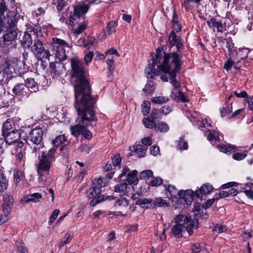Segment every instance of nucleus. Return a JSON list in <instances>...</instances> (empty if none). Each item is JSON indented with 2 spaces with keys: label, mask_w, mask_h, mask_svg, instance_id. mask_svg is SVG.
I'll list each match as a JSON object with an SVG mask.
<instances>
[{
  "label": "nucleus",
  "mask_w": 253,
  "mask_h": 253,
  "mask_svg": "<svg viewBox=\"0 0 253 253\" xmlns=\"http://www.w3.org/2000/svg\"><path fill=\"white\" fill-rule=\"evenodd\" d=\"M74 79L75 103L94 101L91 96V87L87 80L88 72L84 63L76 59H71Z\"/></svg>",
  "instance_id": "1"
},
{
  "label": "nucleus",
  "mask_w": 253,
  "mask_h": 253,
  "mask_svg": "<svg viewBox=\"0 0 253 253\" xmlns=\"http://www.w3.org/2000/svg\"><path fill=\"white\" fill-rule=\"evenodd\" d=\"M94 104V101L75 103V108L79 117L76 120L77 124L70 127L71 134L74 136L78 137L82 134L87 139L92 138V133L86 128L95 120L93 110Z\"/></svg>",
  "instance_id": "2"
},
{
  "label": "nucleus",
  "mask_w": 253,
  "mask_h": 253,
  "mask_svg": "<svg viewBox=\"0 0 253 253\" xmlns=\"http://www.w3.org/2000/svg\"><path fill=\"white\" fill-rule=\"evenodd\" d=\"M172 53L163 52L162 49L158 48L154 57L152 56V63H149L145 69V73L148 78H153L156 74L160 72L167 73L169 71V65L172 59Z\"/></svg>",
  "instance_id": "3"
},
{
  "label": "nucleus",
  "mask_w": 253,
  "mask_h": 253,
  "mask_svg": "<svg viewBox=\"0 0 253 253\" xmlns=\"http://www.w3.org/2000/svg\"><path fill=\"white\" fill-rule=\"evenodd\" d=\"M182 55H178L176 52H173L172 59L170 61V65L169 64V71L165 74H168L170 78V83L173 86L175 90H176L180 86V84L176 79L175 77L177 73L180 70L183 62L181 60Z\"/></svg>",
  "instance_id": "4"
},
{
  "label": "nucleus",
  "mask_w": 253,
  "mask_h": 253,
  "mask_svg": "<svg viewBox=\"0 0 253 253\" xmlns=\"http://www.w3.org/2000/svg\"><path fill=\"white\" fill-rule=\"evenodd\" d=\"M20 62L17 59L8 60L3 64V69L2 73V83H7L8 81L15 76L16 72L19 71V64Z\"/></svg>",
  "instance_id": "5"
},
{
  "label": "nucleus",
  "mask_w": 253,
  "mask_h": 253,
  "mask_svg": "<svg viewBox=\"0 0 253 253\" xmlns=\"http://www.w3.org/2000/svg\"><path fill=\"white\" fill-rule=\"evenodd\" d=\"M43 130L40 127H36L32 129L27 136L26 141L28 144H35L33 152L36 153L43 147L42 140Z\"/></svg>",
  "instance_id": "6"
},
{
  "label": "nucleus",
  "mask_w": 253,
  "mask_h": 253,
  "mask_svg": "<svg viewBox=\"0 0 253 253\" xmlns=\"http://www.w3.org/2000/svg\"><path fill=\"white\" fill-rule=\"evenodd\" d=\"M174 219V223L178 226L183 227L190 235L193 234L192 228H197L198 227V219H196V221L194 222V221H191V218L182 214L176 215Z\"/></svg>",
  "instance_id": "7"
},
{
  "label": "nucleus",
  "mask_w": 253,
  "mask_h": 253,
  "mask_svg": "<svg viewBox=\"0 0 253 253\" xmlns=\"http://www.w3.org/2000/svg\"><path fill=\"white\" fill-rule=\"evenodd\" d=\"M95 3V0L88 2V3H81L74 6V13L69 18V24L72 26L74 24L75 21L81 17H84V15L88 11L90 4Z\"/></svg>",
  "instance_id": "8"
},
{
  "label": "nucleus",
  "mask_w": 253,
  "mask_h": 253,
  "mask_svg": "<svg viewBox=\"0 0 253 253\" xmlns=\"http://www.w3.org/2000/svg\"><path fill=\"white\" fill-rule=\"evenodd\" d=\"M55 148L50 149L48 152L42 151L41 158L38 168L40 170L48 171L51 165V163L55 161L54 153Z\"/></svg>",
  "instance_id": "9"
},
{
  "label": "nucleus",
  "mask_w": 253,
  "mask_h": 253,
  "mask_svg": "<svg viewBox=\"0 0 253 253\" xmlns=\"http://www.w3.org/2000/svg\"><path fill=\"white\" fill-rule=\"evenodd\" d=\"M31 50L37 57L49 60L50 54L48 50L45 49L43 43L39 39L34 40V44L31 46Z\"/></svg>",
  "instance_id": "10"
},
{
  "label": "nucleus",
  "mask_w": 253,
  "mask_h": 253,
  "mask_svg": "<svg viewBox=\"0 0 253 253\" xmlns=\"http://www.w3.org/2000/svg\"><path fill=\"white\" fill-rule=\"evenodd\" d=\"M101 190L97 186L90 187L86 191V196L89 199H92L90 202V205L94 207L101 202L104 201V196L100 195Z\"/></svg>",
  "instance_id": "11"
},
{
  "label": "nucleus",
  "mask_w": 253,
  "mask_h": 253,
  "mask_svg": "<svg viewBox=\"0 0 253 253\" xmlns=\"http://www.w3.org/2000/svg\"><path fill=\"white\" fill-rule=\"evenodd\" d=\"M4 137L5 142L8 145L18 144L20 141L21 133L18 130L13 129L10 132L2 135Z\"/></svg>",
  "instance_id": "12"
},
{
  "label": "nucleus",
  "mask_w": 253,
  "mask_h": 253,
  "mask_svg": "<svg viewBox=\"0 0 253 253\" xmlns=\"http://www.w3.org/2000/svg\"><path fill=\"white\" fill-rule=\"evenodd\" d=\"M6 34L3 35V41L5 45H11V47L15 45V40L17 36V30L15 29H9L6 30Z\"/></svg>",
  "instance_id": "13"
},
{
  "label": "nucleus",
  "mask_w": 253,
  "mask_h": 253,
  "mask_svg": "<svg viewBox=\"0 0 253 253\" xmlns=\"http://www.w3.org/2000/svg\"><path fill=\"white\" fill-rule=\"evenodd\" d=\"M169 43L170 47L174 45H176L177 51L175 52L178 55H180L178 52H180L181 49L182 48L183 45L181 42L180 38L177 36L173 31H171L169 37Z\"/></svg>",
  "instance_id": "14"
},
{
  "label": "nucleus",
  "mask_w": 253,
  "mask_h": 253,
  "mask_svg": "<svg viewBox=\"0 0 253 253\" xmlns=\"http://www.w3.org/2000/svg\"><path fill=\"white\" fill-rule=\"evenodd\" d=\"M12 92L16 96L28 97L29 96L28 88L24 84H17L12 88Z\"/></svg>",
  "instance_id": "15"
},
{
  "label": "nucleus",
  "mask_w": 253,
  "mask_h": 253,
  "mask_svg": "<svg viewBox=\"0 0 253 253\" xmlns=\"http://www.w3.org/2000/svg\"><path fill=\"white\" fill-rule=\"evenodd\" d=\"M69 143V141L66 138L65 134L57 136L54 139L52 140V144L54 147L57 148L60 145V151H62L65 148L66 146Z\"/></svg>",
  "instance_id": "16"
},
{
  "label": "nucleus",
  "mask_w": 253,
  "mask_h": 253,
  "mask_svg": "<svg viewBox=\"0 0 253 253\" xmlns=\"http://www.w3.org/2000/svg\"><path fill=\"white\" fill-rule=\"evenodd\" d=\"M3 203L2 204V210L4 214H8L11 211V208L13 205V198L8 195H5L3 196Z\"/></svg>",
  "instance_id": "17"
},
{
  "label": "nucleus",
  "mask_w": 253,
  "mask_h": 253,
  "mask_svg": "<svg viewBox=\"0 0 253 253\" xmlns=\"http://www.w3.org/2000/svg\"><path fill=\"white\" fill-rule=\"evenodd\" d=\"M178 196L180 199H183L187 205H189L193 200V192L191 190L180 191L178 192Z\"/></svg>",
  "instance_id": "18"
},
{
  "label": "nucleus",
  "mask_w": 253,
  "mask_h": 253,
  "mask_svg": "<svg viewBox=\"0 0 253 253\" xmlns=\"http://www.w3.org/2000/svg\"><path fill=\"white\" fill-rule=\"evenodd\" d=\"M10 29H15L20 17L11 12H8L5 16Z\"/></svg>",
  "instance_id": "19"
},
{
  "label": "nucleus",
  "mask_w": 253,
  "mask_h": 253,
  "mask_svg": "<svg viewBox=\"0 0 253 253\" xmlns=\"http://www.w3.org/2000/svg\"><path fill=\"white\" fill-rule=\"evenodd\" d=\"M213 188L211 185L209 183L203 184L199 190L195 191V195L198 197H200L202 194H208L212 192Z\"/></svg>",
  "instance_id": "20"
},
{
  "label": "nucleus",
  "mask_w": 253,
  "mask_h": 253,
  "mask_svg": "<svg viewBox=\"0 0 253 253\" xmlns=\"http://www.w3.org/2000/svg\"><path fill=\"white\" fill-rule=\"evenodd\" d=\"M26 87L28 88V92H36L39 90V86L33 78H28L25 81Z\"/></svg>",
  "instance_id": "21"
},
{
  "label": "nucleus",
  "mask_w": 253,
  "mask_h": 253,
  "mask_svg": "<svg viewBox=\"0 0 253 253\" xmlns=\"http://www.w3.org/2000/svg\"><path fill=\"white\" fill-rule=\"evenodd\" d=\"M171 98L175 101H181L183 102H188L189 100L185 94L180 90L175 92L172 91L170 94Z\"/></svg>",
  "instance_id": "22"
},
{
  "label": "nucleus",
  "mask_w": 253,
  "mask_h": 253,
  "mask_svg": "<svg viewBox=\"0 0 253 253\" xmlns=\"http://www.w3.org/2000/svg\"><path fill=\"white\" fill-rule=\"evenodd\" d=\"M66 46H60L59 48L53 50V54L55 55V57L56 60L58 61H62L66 59V55L65 53V47Z\"/></svg>",
  "instance_id": "23"
},
{
  "label": "nucleus",
  "mask_w": 253,
  "mask_h": 253,
  "mask_svg": "<svg viewBox=\"0 0 253 253\" xmlns=\"http://www.w3.org/2000/svg\"><path fill=\"white\" fill-rule=\"evenodd\" d=\"M8 181L4 176L3 170L0 169V195L7 188Z\"/></svg>",
  "instance_id": "24"
},
{
  "label": "nucleus",
  "mask_w": 253,
  "mask_h": 253,
  "mask_svg": "<svg viewBox=\"0 0 253 253\" xmlns=\"http://www.w3.org/2000/svg\"><path fill=\"white\" fill-rule=\"evenodd\" d=\"M22 45L24 47H30L33 43V39L31 34L25 32L21 41Z\"/></svg>",
  "instance_id": "25"
},
{
  "label": "nucleus",
  "mask_w": 253,
  "mask_h": 253,
  "mask_svg": "<svg viewBox=\"0 0 253 253\" xmlns=\"http://www.w3.org/2000/svg\"><path fill=\"white\" fill-rule=\"evenodd\" d=\"M165 189L167 191V195L168 197L170 198H177V195L178 196L179 191H177L176 187L173 185H165Z\"/></svg>",
  "instance_id": "26"
},
{
  "label": "nucleus",
  "mask_w": 253,
  "mask_h": 253,
  "mask_svg": "<svg viewBox=\"0 0 253 253\" xmlns=\"http://www.w3.org/2000/svg\"><path fill=\"white\" fill-rule=\"evenodd\" d=\"M16 149L17 151V159L21 161L24 158L26 154L25 149L24 148V143L22 141L18 142Z\"/></svg>",
  "instance_id": "27"
},
{
  "label": "nucleus",
  "mask_w": 253,
  "mask_h": 253,
  "mask_svg": "<svg viewBox=\"0 0 253 253\" xmlns=\"http://www.w3.org/2000/svg\"><path fill=\"white\" fill-rule=\"evenodd\" d=\"M60 46H66L69 47L68 43L64 40L57 38H52V42L51 43V47L52 50L59 48Z\"/></svg>",
  "instance_id": "28"
},
{
  "label": "nucleus",
  "mask_w": 253,
  "mask_h": 253,
  "mask_svg": "<svg viewBox=\"0 0 253 253\" xmlns=\"http://www.w3.org/2000/svg\"><path fill=\"white\" fill-rule=\"evenodd\" d=\"M185 230L183 227H181L174 223V224L171 227V231L172 235L175 237L179 238L182 237V233Z\"/></svg>",
  "instance_id": "29"
},
{
  "label": "nucleus",
  "mask_w": 253,
  "mask_h": 253,
  "mask_svg": "<svg viewBox=\"0 0 253 253\" xmlns=\"http://www.w3.org/2000/svg\"><path fill=\"white\" fill-rule=\"evenodd\" d=\"M137 171L136 170H133L129 172L127 175L126 182L128 184H137L138 182V178L136 176Z\"/></svg>",
  "instance_id": "30"
},
{
  "label": "nucleus",
  "mask_w": 253,
  "mask_h": 253,
  "mask_svg": "<svg viewBox=\"0 0 253 253\" xmlns=\"http://www.w3.org/2000/svg\"><path fill=\"white\" fill-rule=\"evenodd\" d=\"M61 61H57L56 62H50L49 64V72L53 77H55L59 74L58 68L61 65Z\"/></svg>",
  "instance_id": "31"
},
{
  "label": "nucleus",
  "mask_w": 253,
  "mask_h": 253,
  "mask_svg": "<svg viewBox=\"0 0 253 253\" xmlns=\"http://www.w3.org/2000/svg\"><path fill=\"white\" fill-rule=\"evenodd\" d=\"M153 200L151 199L143 198L140 199V200H138L137 202H135L136 205H139L142 207V208H153Z\"/></svg>",
  "instance_id": "32"
},
{
  "label": "nucleus",
  "mask_w": 253,
  "mask_h": 253,
  "mask_svg": "<svg viewBox=\"0 0 253 253\" xmlns=\"http://www.w3.org/2000/svg\"><path fill=\"white\" fill-rule=\"evenodd\" d=\"M217 148L220 152L226 154H229L236 151V146L230 144L219 145L217 146Z\"/></svg>",
  "instance_id": "33"
},
{
  "label": "nucleus",
  "mask_w": 253,
  "mask_h": 253,
  "mask_svg": "<svg viewBox=\"0 0 253 253\" xmlns=\"http://www.w3.org/2000/svg\"><path fill=\"white\" fill-rule=\"evenodd\" d=\"M131 152H134L138 153L137 157L142 158L145 156V153L147 150V148H144L142 145H137L134 146L132 149L130 148Z\"/></svg>",
  "instance_id": "34"
},
{
  "label": "nucleus",
  "mask_w": 253,
  "mask_h": 253,
  "mask_svg": "<svg viewBox=\"0 0 253 253\" xmlns=\"http://www.w3.org/2000/svg\"><path fill=\"white\" fill-rule=\"evenodd\" d=\"M155 129L156 131L160 132H167L169 130L168 125L164 122H160L158 124H156Z\"/></svg>",
  "instance_id": "35"
},
{
  "label": "nucleus",
  "mask_w": 253,
  "mask_h": 253,
  "mask_svg": "<svg viewBox=\"0 0 253 253\" xmlns=\"http://www.w3.org/2000/svg\"><path fill=\"white\" fill-rule=\"evenodd\" d=\"M13 124V122L10 120H7L3 123L2 127V136L12 130Z\"/></svg>",
  "instance_id": "36"
},
{
  "label": "nucleus",
  "mask_w": 253,
  "mask_h": 253,
  "mask_svg": "<svg viewBox=\"0 0 253 253\" xmlns=\"http://www.w3.org/2000/svg\"><path fill=\"white\" fill-rule=\"evenodd\" d=\"M129 202L126 198L121 197L115 201L114 206L117 207L126 208Z\"/></svg>",
  "instance_id": "37"
},
{
  "label": "nucleus",
  "mask_w": 253,
  "mask_h": 253,
  "mask_svg": "<svg viewBox=\"0 0 253 253\" xmlns=\"http://www.w3.org/2000/svg\"><path fill=\"white\" fill-rule=\"evenodd\" d=\"M10 29L8 21L6 20L5 16H3L2 17L0 16V33L4 30H7Z\"/></svg>",
  "instance_id": "38"
},
{
  "label": "nucleus",
  "mask_w": 253,
  "mask_h": 253,
  "mask_svg": "<svg viewBox=\"0 0 253 253\" xmlns=\"http://www.w3.org/2000/svg\"><path fill=\"white\" fill-rule=\"evenodd\" d=\"M222 42L226 43V47L228 49L229 56H232L235 51L234 43H232L231 40L228 39H224L222 41Z\"/></svg>",
  "instance_id": "39"
},
{
  "label": "nucleus",
  "mask_w": 253,
  "mask_h": 253,
  "mask_svg": "<svg viewBox=\"0 0 253 253\" xmlns=\"http://www.w3.org/2000/svg\"><path fill=\"white\" fill-rule=\"evenodd\" d=\"M151 101L155 104H161L168 102L169 101V98L167 97L160 96L153 97Z\"/></svg>",
  "instance_id": "40"
},
{
  "label": "nucleus",
  "mask_w": 253,
  "mask_h": 253,
  "mask_svg": "<svg viewBox=\"0 0 253 253\" xmlns=\"http://www.w3.org/2000/svg\"><path fill=\"white\" fill-rule=\"evenodd\" d=\"M73 238V235L71 233H67L65 234L64 238L60 241L59 243V247H62L65 244L70 242Z\"/></svg>",
  "instance_id": "41"
},
{
  "label": "nucleus",
  "mask_w": 253,
  "mask_h": 253,
  "mask_svg": "<svg viewBox=\"0 0 253 253\" xmlns=\"http://www.w3.org/2000/svg\"><path fill=\"white\" fill-rule=\"evenodd\" d=\"M87 24V21L84 20L82 23L79 25L77 29L74 30V33L78 35L81 34L86 29Z\"/></svg>",
  "instance_id": "42"
},
{
  "label": "nucleus",
  "mask_w": 253,
  "mask_h": 253,
  "mask_svg": "<svg viewBox=\"0 0 253 253\" xmlns=\"http://www.w3.org/2000/svg\"><path fill=\"white\" fill-rule=\"evenodd\" d=\"M117 25L115 21H110L106 27V30L109 35H111L115 32Z\"/></svg>",
  "instance_id": "43"
},
{
  "label": "nucleus",
  "mask_w": 253,
  "mask_h": 253,
  "mask_svg": "<svg viewBox=\"0 0 253 253\" xmlns=\"http://www.w3.org/2000/svg\"><path fill=\"white\" fill-rule=\"evenodd\" d=\"M42 197V194L39 193H35L30 195L26 200L25 203L33 201L34 202H38L39 199H41Z\"/></svg>",
  "instance_id": "44"
},
{
  "label": "nucleus",
  "mask_w": 253,
  "mask_h": 253,
  "mask_svg": "<svg viewBox=\"0 0 253 253\" xmlns=\"http://www.w3.org/2000/svg\"><path fill=\"white\" fill-rule=\"evenodd\" d=\"M143 123L145 126L148 128H155L156 123L153 120H150L148 118H144L143 119Z\"/></svg>",
  "instance_id": "45"
},
{
  "label": "nucleus",
  "mask_w": 253,
  "mask_h": 253,
  "mask_svg": "<svg viewBox=\"0 0 253 253\" xmlns=\"http://www.w3.org/2000/svg\"><path fill=\"white\" fill-rule=\"evenodd\" d=\"M142 113L143 115L148 114L150 109V102L148 101H144L141 105Z\"/></svg>",
  "instance_id": "46"
},
{
  "label": "nucleus",
  "mask_w": 253,
  "mask_h": 253,
  "mask_svg": "<svg viewBox=\"0 0 253 253\" xmlns=\"http://www.w3.org/2000/svg\"><path fill=\"white\" fill-rule=\"evenodd\" d=\"M153 207L155 206H157L160 207H168V204L166 201L161 198H157L154 200V205L153 204Z\"/></svg>",
  "instance_id": "47"
},
{
  "label": "nucleus",
  "mask_w": 253,
  "mask_h": 253,
  "mask_svg": "<svg viewBox=\"0 0 253 253\" xmlns=\"http://www.w3.org/2000/svg\"><path fill=\"white\" fill-rule=\"evenodd\" d=\"M153 172L151 170H145L141 172L140 173V179H148L150 177H152Z\"/></svg>",
  "instance_id": "48"
},
{
  "label": "nucleus",
  "mask_w": 253,
  "mask_h": 253,
  "mask_svg": "<svg viewBox=\"0 0 253 253\" xmlns=\"http://www.w3.org/2000/svg\"><path fill=\"white\" fill-rule=\"evenodd\" d=\"M173 27L177 31L181 30V27L178 23V16L176 14L175 12H174L173 14L172 18Z\"/></svg>",
  "instance_id": "49"
},
{
  "label": "nucleus",
  "mask_w": 253,
  "mask_h": 253,
  "mask_svg": "<svg viewBox=\"0 0 253 253\" xmlns=\"http://www.w3.org/2000/svg\"><path fill=\"white\" fill-rule=\"evenodd\" d=\"M127 187V184L126 183L118 184L114 187L115 191L118 193L124 192L126 189Z\"/></svg>",
  "instance_id": "50"
},
{
  "label": "nucleus",
  "mask_w": 253,
  "mask_h": 253,
  "mask_svg": "<svg viewBox=\"0 0 253 253\" xmlns=\"http://www.w3.org/2000/svg\"><path fill=\"white\" fill-rule=\"evenodd\" d=\"M13 14L18 16V17H21V14L22 13V8L21 4L19 2H16L15 4V6L13 10L10 11Z\"/></svg>",
  "instance_id": "51"
},
{
  "label": "nucleus",
  "mask_w": 253,
  "mask_h": 253,
  "mask_svg": "<svg viewBox=\"0 0 253 253\" xmlns=\"http://www.w3.org/2000/svg\"><path fill=\"white\" fill-rule=\"evenodd\" d=\"M155 89L154 83L152 81H149L145 87L143 88V91L147 93H151Z\"/></svg>",
  "instance_id": "52"
},
{
  "label": "nucleus",
  "mask_w": 253,
  "mask_h": 253,
  "mask_svg": "<svg viewBox=\"0 0 253 253\" xmlns=\"http://www.w3.org/2000/svg\"><path fill=\"white\" fill-rule=\"evenodd\" d=\"M163 182V179L160 177H154L151 181L150 185L152 187L159 186Z\"/></svg>",
  "instance_id": "53"
},
{
  "label": "nucleus",
  "mask_w": 253,
  "mask_h": 253,
  "mask_svg": "<svg viewBox=\"0 0 253 253\" xmlns=\"http://www.w3.org/2000/svg\"><path fill=\"white\" fill-rule=\"evenodd\" d=\"M44 10L43 8L40 7L33 13L32 15L34 18H36L37 20H38L41 19L42 16L44 14Z\"/></svg>",
  "instance_id": "54"
},
{
  "label": "nucleus",
  "mask_w": 253,
  "mask_h": 253,
  "mask_svg": "<svg viewBox=\"0 0 253 253\" xmlns=\"http://www.w3.org/2000/svg\"><path fill=\"white\" fill-rule=\"evenodd\" d=\"M121 161L122 159L119 154H115L112 157V162L114 166L120 165Z\"/></svg>",
  "instance_id": "55"
},
{
  "label": "nucleus",
  "mask_w": 253,
  "mask_h": 253,
  "mask_svg": "<svg viewBox=\"0 0 253 253\" xmlns=\"http://www.w3.org/2000/svg\"><path fill=\"white\" fill-rule=\"evenodd\" d=\"M161 110L154 108L151 113V118L152 120H155L160 117L161 116Z\"/></svg>",
  "instance_id": "56"
},
{
  "label": "nucleus",
  "mask_w": 253,
  "mask_h": 253,
  "mask_svg": "<svg viewBox=\"0 0 253 253\" xmlns=\"http://www.w3.org/2000/svg\"><path fill=\"white\" fill-rule=\"evenodd\" d=\"M233 56H230V58L228 59L224 63V68L228 71L230 70L231 68L234 65V62L233 60L231 59V58Z\"/></svg>",
  "instance_id": "57"
},
{
  "label": "nucleus",
  "mask_w": 253,
  "mask_h": 253,
  "mask_svg": "<svg viewBox=\"0 0 253 253\" xmlns=\"http://www.w3.org/2000/svg\"><path fill=\"white\" fill-rule=\"evenodd\" d=\"M60 212V211L58 209L55 210L52 212L51 216L49 217V224L51 225L56 219L57 217L58 216L59 213Z\"/></svg>",
  "instance_id": "58"
},
{
  "label": "nucleus",
  "mask_w": 253,
  "mask_h": 253,
  "mask_svg": "<svg viewBox=\"0 0 253 253\" xmlns=\"http://www.w3.org/2000/svg\"><path fill=\"white\" fill-rule=\"evenodd\" d=\"M232 111V103L231 106H228L226 109L223 107L220 110V114L221 117H224L227 114L230 113Z\"/></svg>",
  "instance_id": "59"
},
{
  "label": "nucleus",
  "mask_w": 253,
  "mask_h": 253,
  "mask_svg": "<svg viewBox=\"0 0 253 253\" xmlns=\"http://www.w3.org/2000/svg\"><path fill=\"white\" fill-rule=\"evenodd\" d=\"M246 156V153H236L233 155L232 158L235 160L240 161L244 159Z\"/></svg>",
  "instance_id": "60"
},
{
  "label": "nucleus",
  "mask_w": 253,
  "mask_h": 253,
  "mask_svg": "<svg viewBox=\"0 0 253 253\" xmlns=\"http://www.w3.org/2000/svg\"><path fill=\"white\" fill-rule=\"evenodd\" d=\"M193 0H184L182 3V6L185 8L186 10L191 9L193 7L192 2Z\"/></svg>",
  "instance_id": "61"
},
{
  "label": "nucleus",
  "mask_w": 253,
  "mask_h": 253,
  "mask_svg": "<svg viewBox=\"0 0 253 253\" xmlns=\"http://www.w3.org/2000/svg\"><path fill=\"white\" fill-rule=\"evenodd\" d=\"M188 147L187 142L184 141L183 139L180 138L178 143V147L180 150H186Z\"/></svg>",
  "instance_id": "62"
},
{
  "label": "nucleus",
  "mask_w": 253,
  "mask_h": 253,
  "mask_svg": "<svg viewBox=\"0 0 253 253\" xmlns=\"http://www.w3.org/2000/svg\"><path fill=\"white\" fill-rule=\"evenodd\" d=\"M216 200V199L215 198V196L212 199L208 200L202 205L203 208L204 209H205V210H207V209L209 208L213 204L214 202Z\"/></svg>",
  "instance_id": "63"
},
{
  "label": "nucleus",
  "mask_w": 253,
  "mask_h": 253,
  "mask_svg": "<svg viewBox=\"0 0 253 253\" xmlns=\"http://www.w3.org/2000/svg\"><path fill=\"white\" fill-rule=\"evenodd\" d=\"M208 139L209 141H212L213 140L219 141V133L217 132H214V133L210 132L208 136Z\"/></svg>",
  "instance_id": "64"
}]
</instances>
